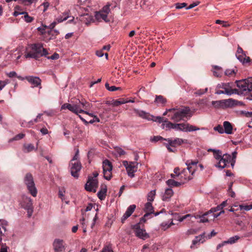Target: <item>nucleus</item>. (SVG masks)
<instances>
[{
  "label": "nucleus",
  "instance_id": "nucleus-1",
  "mask_svg": "<svg viewBox=\"0 0 252 252\" xmlns=\"http://www.w3.org/2000/svg\"><path fill=\"white\" fill-rule=\"evenodd\" d=\"M197 161L187 160L186 162L187 168L184 169L180 174L178 175H171V177L178 180V181L182 179L184 184L186 181L192 179V176L197 169Z\"/></svg>",
  "mask_w": 252,
  "mask_h": 252
},
{
  "label": "nucleus",
  "instance_id": "nucleus-2",
  "mask_svg": "<svg viewBox=\"0 0 252 252\" xmlns=\"http://www.w3.org/2000/svg\"><path fill=\"white\" fill-rule=\"evenodd\" d=\"M190 110L189 107H182L179 108H173L172 114H169L170 119L174 122H178L188 116L190 117Z\"/></svg>",
  "mask_w": 252,
  "mask_h": 252
},
{
  "label": "nucleus",
  "instance_id": "nucleus-3",
  "mask_svg": "<svg viewBox=\"0 0 252 252\" xmlns=\"http://www.w3.org/2000/svg\"><path fill=\"white\" fill-rule=\"evenodd\" d=\"M110 12L109 5H106L99 11L95 13L94 17L95 20L98 22H108L110 21L111 17L109 16Z\"/></svg>",
  "mask_w": 252,
  "mask_h": 252
},
{
  "label": "nucleus",
  "instance_id": "nucleus-4",
  "mask_svg": "<svg viewBox=\"0 0 252 252\" xmlns=\"http://www.w3.org/2000/svg\"><path fill=\"white\" fill-rule=\"evenodd\" d=\"M20 204L22 208L27 210L28 217H31L33 213L32 201L31 198L26 195H23Z\"/></svg>",
  "mask_w": 252,
  "mask_h": 252
},
{
  "label": "nucleus",
  "instance_id": "nucleus-5",
  "mask_svg": "<svg viewBox=\"0 0 252 252\" xmlns=\"http://www.w3.org/2000/svg\"><path fill=\"white\" fill-rule=\"evenodd\" d=\"M167 143H164V144L169 152H175L176 151V147L181 145L183 143H187L188 140L181 138H176L174 140L168 138L165 139Z\"/></svg>",
  "mask_w": 252,
  "mask_h": 252
},
{
  "label": "nucleus",
  "instance_id": "nucleus-6",
  "mask_svg": "<svg viewBox=\"0 0 252 252\" xmlns=\"http://www.w3.org/2000/svg\"><path fill=\"white\" fill-rule=\"evenodd\" d=\"M24 182L31 195L33 197H36L37 194V190L35 187L32 176L31 174H26Z\"/></svg>",
  "mask_w": 252,
  "mask_h": 252
},
{
  "label": "nucleus",
  "instance_id": "nucleus-7",
  "mask_svg": "<svg viewBox=\"0 0 252 252\" xmlns=\"http://www.w3.org/2000/svg\"><path fill=\"white\" fill-rule=\"evenodd\" d=\"M236 84L238 88V90H237V94H248L252 91V87L249 84V79L237 81Z\"/></svg>",
  "mask_w": 252,
  "mask_h": 252
},
{
  "label": "nucleus",
  "instance_id": "nucleus-8",
  "mask_svg": "<svg viewBox=\"0 0 252 252\" xmlns=\"http://www.w3.org/2000/svg\"><path fill=\"white\" fill-rule=\"evenodd\" d=\"M125 167L128 176L130 178H133L134 173L137 171L138 163L136 161H127L125 160L123 162Z\"/></svg>",
  "mask_w": 252,
  "mask_h": 252
},
{
  "label": "nucleus",
  "instance_id": "nucleus-9",
  "mask_svg": "<svg viewBox=\"0 0 252 252\" xmlns=\"http://www.w3.org/2000/svg\"><path fill=\"white\" fill-rule=\"evenodd\" d=\"M68 109L73 113L78 115L80 119L85 123L88 122L85 120L81 115H79L80 112H83V109L80 107V105L78 104H71L70 103H64L62 105L61 110Z\"/></svg>",
  "mask_w": 252,
  "mask_h": 252
},
{
  "label": "nucleus",
  "instance_id": "nucleus-10",
  "mask_svg": "<svg viewBox=\"0 0 252 252\" xmlns=\"http://www.w3.org/2000/svg\"><path fill=\"white\" fill-rule=\"evenodd\" d=\"M102 168L104 178L106 180H110L112 178V163L108 159L104 160L102 162Z\"/></svg>",
  "mask_w": 252,
  "mask_h": 252
},
{
  "label": "nucleus",
  "instance_id": "nucleus-11",
  "mask_svg": "<svg viewBox=\"0 0 252 252\" xmlns=\"http://www.w3.org/2000/svg\"><path fill=\"white\" fill-rule=\"evenodd\" d=\"M98 180L97 179H93L89 177L88 181L85 185V189L89 191L95 192L98 187Z\"/></svg>",
  "mask_w": 252,
  "mask_h": 252
},
{
  "label": "nucleus",
  "instance_id": "nucleus-12",
  "mask_svg": "<svg viewBox=\"0 0 252 252\" xmlns=\"http://www.w3.org/2000/svg\"><path fill=\"white\" fill-rule=\"evenodd\" d=\"M230 159V155L228 154H223L220 159L215 164V166L222 169L226 167L229 163H231Z\"/></svg>",
  "mask_w": 252,
  "mask_h": 252
},
{
  "label": "nucleus",
  "instance_id": "nucleus-13",
  "mask_svg": "<svg viewBox=\"0 0 252 252\" xmlns=\"http://www.w3.org/2000/svg\"><path fill=\"white\" fill-rule=\"evenodd\" d=\"M70 173L74 178L79 177V173L81 169L82 165L80 161L70 162Z\"/></svg>",
  "mask_w": 252,
  "mask_h": 252
},
{
  "label": "nucleus",
  "instance_id": "nucleus-14",
  "mask_svg": "<svg viewBox=\"0 0 252 252\" xmlns=\"http://www.w3.org/2000/svg\"><path fill=\"white\" fill-rule=\"evenodd\" d=\"M55 252H62L66 248V244L63 240L56 239L53 244Z\"/></svg>",
  "mask_w": 252,
  "mask_h": 252
},
{
  "label": "nucleus",
  "instance_id": "nucleus-15",
  "mask_svg": "<svg viewBox=\"0 0 252 252\" xmlns=\"http://www.w3.org/2000/svg\"><path fill=\"white\" fill-rule=\"evenodd\" d=\"M133 228L136 236L138 238L145 240L149 237V235L146 232V230L140 228L139 224L135 225Z\"/></svg>",
  "mask_w": 252,
  "mask_h": 252
},
{
  "label": "nucleus",
  "instance_id": "nucleus-16",
  "mask_svg": "<svg viewBox=\"0 0 252 252\" xmlns=\"http://www.w3.org/2000/svg\"><path fill=\"white\" fill-rule=\"evenodd\" d=\"M236 57L237 59L243 63H249L250 59L244 53L243 49L238 46L236 53Z\"/></svg>",
  "mask_w": 252,
  "mask_h": 252
},
{
  "label": "nucleus",
  "instance_id": "nucleus-17",
  "mask_svg": "<svg viewBox=\"0 0 252 252\" xmlns=\"http://www.w3.org/2000/svg\"><path fill=\"white\" fill-rule=\"evenodd\" d=\"M218 88H221L224 93L228 95H230L233 94H237L236 89H232L230 86L229 83H222L218 85Z\"/></svg>",
  "mask_w": 252,
  "mask_h": 252
},
{
  "label": "nucleus",
  "instance_id": "nucleus-18",
  "mask_svg": "<svg viewBox=\"0 0 252 252\" xmlns=\"http://www.w3.org/2000/svg\"><path fill=\"white\" fill-rule=\"evenodd\" d=\"M177 126H179V130L184 132H190L200 129L199 128L192 125H190L189 124H179V125Z\"/></svg>",
  "mask_w": 252,
  "mask_h": 252
},
{
  "label": "nucleus",
  "instance_id": "nucleus-19",
  "mask_svg": "<svg viewBox=\"0 0 252 252\" xmlns=\"http://www.w3.org/2000/svg\"><path fill=\"white\" fill-rule=\"evenodd\" d=\"M25 79L32 85V87H37L41 85V81L38 77L29 76H26Z\"/></svg>",
  "mask_w": 252,
  "mask_h": 252
},
{
  "label": "nucleus",
  "instance_id": "nucleus-20",
  "mask_svg": "<svg viewBox=\"0 0 252 252\" xmlns=\"http://www.w3.org/2000/svg\"><path fill=\"white\" fill-rule=\"evenodd\" d=\"M232 101L231 99H228L227 100H218V101H212V104L215 108H220L223 107L224 106H228L230 104V102Z\"/></svg>",
  "mask_w": 252,
  "mask_h": 252
},
{
  "label": "nucleus",
  "instance_id": "nucleus-21",
  "mask_svg": "<svg viewBox=\"0 0 252 252\" xmlns=\"http://www.w3.org/2000/svg\"><path fill=\"white\" fill-rule=\"evenodd\" d=\"M144 211L146 214L144 215L142 218V220L145 221L147 220V218L153 213V207L151 202H148L145 205Z\"/></svg>",
  "mask_w": 252,
  "mask_h": 252
},
{
  "label": "nucleus",
  "instance_id": "nucleus-22",
  "mask_svg": "<svg viewBox=\"0 0 252 252\" xmlns=\"http://www.w3.org/2000/svg\"><path fill=\"white\" fill-rule=\"evenodd\" d=\"M173 191L171 189H166L161 195L162 200L164 201H169L173 196Z\"/></svg>",
  "mask_w": 252,
  "mask_h": 252
},
{
  "label": "nucleus",
  "instance_id": "nucleus-23",
  "mask_svg": "<svg viewBox=\"0 0 252 252\" xmlns=\"http://www.w3.org/2000/svg\"><path fill=\"white\" fill-rule=\"evenodd\" d=\"M36 52L37 55V58L41 56L47 55L48 53L47 51L43 47V46L41 44H35Z\"/></svg>",
  "mask_w": 252,
  "mask_h": 252
},
{
  "label": "nucleus",
  "instance_id": "nucleus-24",
  "mask_svg": "<svg viewBox=\"0 0 252 252\" xmlns=\"http://www.w3.org/2000/svg\"><path fill=\"white\" fill-rule=\"evenodd\" d=\"M36 46L35 44H32L31 46V49L30 51H27V53L25 55V58H31L37 59V55L36 52Z\"/></svg>",
  "mask_w": 252,
  "mask_h": 252
},
{
  "label": "nucleus",
  "instance_id": "nucleus-25",
  "mask_svg": "<svg viewBox=\"0 0 252 252\" xmlns=\"http://www.w3.org/2000/svg\"><path fill=\"white\" fill-rule=\"evenodd\" d=\"M136 208L135 205H130L122 218V221L123 222L126 219L129 217Z\"/></svg>",
  "mask_w": 252,
  "mask_h": 252
},
{
  "label": "nucleus",
  "instance_id": "nucleus-26",
  "mask_svg": "<svg viewBox=\"0 0 252 252\" xmlns=\"http://www.w3.org/2000/svg\"><path fill=\"white\" fill-rule=\"evenodd\" d=\"M166 184L170 187H179L184 184V181L181 179L180 181L175 179H169L166 181Z\"/></svg>",
  "mask_w": 252,
  "mask_h": 252
},
{
  "label": "nucleus",
  "instance_id": "nucleus-27",
  "mask_svg": "<svg viewBox=\"0 0 252 252\" xmlns=\"http://www.w3.org/2000/svg\"><path fill=\"white\" fill-rule=\"evenodd\" d=\"M205 241V236L204 234L196 236L195 238L192 241V245L190 246V248H194L195 245L199 244L200 243H203Z\"/></svg>",
  "mask_w": 252,
  "mask_h": 252
},
{
  "label": "nucleus",
  "instance_id": "nucleus-28",
  "mask_svg": "<svg viewBox=\"0 0 252 252\" xmlns=\"http://www.w3.org/2000/svg\"><path fill=\"white\" fill-rule=\"evenodd\" d=\"M107 190V186L105 185L101 186L100 190L97 192V196L101 200L105 199Z\"/></svg>",
  "mask_w": 252,
  "mask_h": 252
},
{
  "label": "nucleus",
  "instance_id": "nucleus-29",
  "mask_svg": "<svg viewBox=\"0 0 252 252\" xmlns=\"http://www.w3.org/2000/svg\"><path fill=\"white\" fill-rule=\"evenodd\" d=\"M7 222L4 220H0V242H1L4 233L6 231L5 227Z\"/></svg>",
  "mask_w": 252,
  "mask_h": 252
},
{
  "label": "nucleus",
  "instance_id": "nucleus-30",
  "mask_svg": "<svg viewBox=\"0 0 252 252\" xmlns=\"http://www.w3.org/2000/svg\"><path fill=\"white\" fill-rule=\"evenodd\" d=\"M223 126L225 133L227 134H231L232 133L233 127L231 124L229 122H224L223 123Z\"/></svg>",
  "mask_w": 252,
  "mask_h": 252
},
{
  "label": "nucleus",
  "instance_id": "nucleus-31",
  "mask_svg": "<svg viewBox=\"0 0 252 252\" xmlns=\"http://www.w3.org/2000/svg\"><path fill=\"white\" fill-rule=\"evenodd\" d=\"M42 115V114H38V115L36 116V118L35 119H34L33 121H31L27 123L22 122L21 123V126L23 127H30L32 125H33V124L34 123L38 122L39 121V119H40L41 118Z\"/></svg>",
  "mask_w": 252,
  "mask_h": 252
},
{
  "label": "nucleus",
  "instance_id": "nucleus-32",
  "mask_svg": "<svg viewBox=\"0 0 252 252\" xmlns=\"http://www.w3.org/2000/svg\"><path fill=\"white\" fill-rule=\"evenodd\" d=\"M213 74L215 76L217 77H220L221 76L222 74V68L219 66L214 65L213 66Z\"/></svg>",
  "mask_w": 252,
  "mask_h": 252
},
{
  "label": "nucleus",
  "instance_id": "nucleus-33",
  "mask_svg": "<svg viewBox=\"0 0 252 252\" xmlns=\"http://www.w3.org/2000/svg\"><path fill=\"white\" fill-rule=\"evenodd\" d=\"M208 151H212L214 152V157L216 159V160H217L218 162L222 157L221 151L219 150L209 149H208Z\"/></svg>",
  "mask_w": 252,
  "mask_h": 252
},
{
  "label": "nucleus",
  "instance_id": "nucleus-34",
  "mask_svg": "<svg viewBox=\"0 0 252 252\" xmlns=\"http://www.w3.org/2000/svg\"><path fill=\"white\" fill-rule=\"evenodd\" d=\"M46 28H47V26H43L42 27L37 28V30L41 32V34L44 36V40L46 41H48L49 40H47V38H49L48 36V32H47L45 31Z\"/></svg>",
  "mask_w": 252,
  "mask_h": 252
},
{
  "label": "nucleus",
  "instance_id": "nucleus-35",
  "mask_svg": "<svg viewBox=\"0 0 252 252\" xmlns=\"http://www.w3.org/2000/svg\"><path fill=\"white\" fill-rule=\"evenodd\" d=\"M79 103L80 104V105H79L80 107L84 110L90 109L92 106L91 104L85 100H82V101L79 100Z\"/></svg>",
  "mask_w": 252,
  "mask_h": 252
},
{
  "label": "nucleus",
  "instance_id": "nucleus-36",
  "mask_svg": "<svg viewBox=\"0 0 252 252\" xmlns=\"http://www.w3.org/2000/svg\"><path fill=\"white\" fill-rule=\"evenodd\" d=\"M193 218H196V217H195V216L192 215L191 214H187L186 215L179 217V218L178 219V220L179 222H182L184 220L188 219L189 221L193 222V220H192Z\"/></svg>",
  "mask_w": 252,
  "mask_h": 252
},
{
  "label": "nucleus",
  "instance_id": "nucleus-37",
  "mask_svg": "<svg viewBox=\"0 0 252 252\" xmlns=\"http://www.w3.org/2000/svg\"><path fill=\"white\" fill-rule=\"evenodd\" d=\"M136 114L140 117L146 119L148 120H151V116L149 114L144 111L141 110H136Z\"/></svg>",
  "mask_w": 252,
  "mask_h": 252
},
{
  "label": "nucleus",
  "instance_id": "nucleus-38",
  "mask_svg": "<svg viewBox=\"0 0 252 252\" xmlns=\"http://www.w3.org/2000/svg\"><path fill=\"white\" fill-rule=\"evenodd\" d=\"M173 123L164 120L163 123L161 125V127L162 129H172Z\"/></svg>",
  "mask_w": 252,
  "mask_h": 252
},
{
  "label": "nucleus",
  "instance_id": "nucleus-39",
  "mask_svg": "<svg viewBox=\"0 0 252 252\" xmlns=\"http://www.w3.org/2000/svg\"><path fill=\"white\" fill-rule=\"evenodd\" d=\"M68 17V13L67 12H64L62 15H60L56 19V21L58 23H61L67 20Z\"/></svg>",
  "mask_w": 252,
  "mask_h": 252
},
{
  "label": "nucleus",
  "instance_id": "nucleus-40",
  "mask_svg": "<svg viewBox=\"0 0 252 252\" xmlns=\"http://www.w3.org/2000/svg\"><path fill=\"white\" fill-rule=\"evenodd\" d=\"M35 149L34 146L32 144L24 145L23 151L25 153L30 152Z\"/></svg>",
  "mask_w": 252,
  "mask_h": 252
},
{
  "label": "nucleus",
  "instance_id": "nucleus-41",
  "mask_svg": "<svg viewBox=\"0 0 252 252\" xmlns=\"http://www.w3.org/2000/svg\"><path fill=\"white\" fill-rule=\"evenodd\" d=\"M59 33V32L55 30H50L48 31V35H49V37L47 38V40H50L51 39H53L55 37V36L58 35Z\"/></svg>",
  "mask_w": 252,
  "mask_h": 252
},
{
  "label": "nucleus",
  "instance_id": "nucleus-42",
  "mask_svg": "<svg viewBox=\"0 0 252 252\" xmlns=\"http://www.w3.org/2000/svg\"><path fill=\"white\" fill-rule=\"evenodd\" d=\"M237 71V70L235 68L227 69L225 71L224 74L227 76L232 77L235 75Z\"/></svg>",
  "mask_w": 252,
  "mask_h": 252
},
{
  "label": "nucleus",
  "instance_id": "nucleus-43",
  "mask_svg": "<svg viewBox=\"0 0 252 252\" xmlns=\"http://www.w3.org/2000/svg\"><path fill=\"white\" fill-rule=\"evenodd\" d=\"M209 215H210V212H208L206 213H204L202 216L197 215V216H195L196 217V219H198V218L200 219V221H199L200 222H206L208 221V219H206L205 218V217Z\"/></svg>",
  "mask_w": 252,
  "mask_h": 252
},
{
  "label": "nucleus",
  "instance_id": "nucleus-44",
  "mask_svg": "<svg viewBox=\"0 0 252 252\" xmlns=\"http://www.w3.org/2000/svg\"><path fill=\"white\" fill-rule=\"evenodd\" d=\"M113 153L115 154V155H116L117 157H120L125 154V152L120 147H115L114 148Z\"/></svg>",
  "mask_w": 252,
  "mask_h": 252
},
{
  "label": "nucleus",
  "instance_id": "nucleus-45",
  "mask_svg": "<svg viewBox=\"0 0 252 252\" xmlns=\"http://www.w3.org/2000/svg\"><path fill=\"white\" fill-rule=\"evenodd\" d=\"M156 191L155 189L151 190L149 192L147 195V200L148 202H152L154 201L155 195H156Z\"/></svg>",
  "mask_w": 252,
  "mask_h": 252
},
{
  "label": "nucleus",
  "instance_id": "nucleus-46",
  "mask_svg": "<svg viewBox=\"0 0 252 252\" xmlns=\"http://www.w3.org/2000/svg\"><path fill=\"white\" fill-rule=\"evenodd\" d=\"M155 102L158 104L162 105L164 104L166 102V100L162 96L158 95L156 96Z\"/></svg>",
  "mask_w": 252,
  "mask_h": 252
},
{
  "label": "nucleus",
  "instance_id": "nucleus-47",
  "mask_svg": "<svg viewBox=\"0 0 252 252\" xmlns=\"http://www.w3.org/2000/svg\"><path fill=\"white\" fill-rule=\"evenodd\" d=\"M239 239H240L239 236H238L237 235H235V236H232V237L229 238L227 240V242L228 244H233L235 243Z\"/></svg>",
  "mask_w": 252,
  "mask_h": 252
},
{
  "label": "nucleus",
  "instance_id": "nucleus-48",
  "mask_svg": "<svg viewBox=\"0 0 252 252\" xmlns=\"http://www.w3.org/2000/svg\"><path fill=\"white\" fill-rule=\"evenodd\" d=\"M237 154V153L236 151H234L232 153V157L231 156L230 161H231V165L232 167H234V164L235 163Z\"/></svg>",
  "mask_w": 252,
  "mask_h": 252
},
{
  "label": "nucleus",
  "instance_id": "nucleus-49",
  "mask_svg": "<svg viewBox=\"0 0 252 252\" xmlns=\"http://www.w3.org/2000/svg\"><path fill=\"white\" fill-rule=\"evenodd\" d=\"M65 189L63 188L60 189L59 190V197L63 201L65 200Z\"/></svg>",
  "mask_w": 252,
  "mask_h": 252
},
{
  "label": "nucleus",
  "instance_id": "nucleus-50",
  "mask_svg": "<svg viewBox=\"0 0 252 252\" xmlns=\"http://www.w3.org/2000/svg\"><path fill=\"white\" fill-rule=\"evenodd\" d=\"M105 86L106 88L109 91L113 92V91H115L117 90H121V88H120V87H116L114 86L110 87L108 83H106L105 85Z\"/></svg>",
  "mask_w": 252,
  "mask_h": 252
},
{
  "label": "nucleus",
  "instance_id": "nucleus-51",
  "mask_svg": "<svg viewBox=\"0 0 252 252\" xmlns=\"http://www.w3.org/2000/svg\"><path fill=\"white\" fill-rule=\"evenodd\" d=\"M160 226L161 229L164 231L167 230L168 228L170 227L168 221H165V222H162L160 224Z\"/></svg>",
  "mask_w": 252,
  "mask_h": 252
},
{
  "label": "nucleus",
  "instance_id": "nucleus-52",
  "mask_svg": "<svg viewBox=\"0 0 252 252\" xmlns=\"http://www.w3.org/2000/svg\"><path fill=\"white\" fill-rule=\"evenodd\" d=\"M239 208L241 210H244L245 211H249L252 209V204L249 205H240Z\"/></svg>",
  "mask_w": 252,
  "mask_h": 252
},
{
  "label": "nucleus",
  "instance_id": "nucleus-53",
  "mask_svg": "<svg viewBox=\"0 0 252 252\" xmlns=\"http://www.w3.org/2000/svg\"><path fill=\"white\" fill-rule=\"evenodd\" d=\"M223 126H221V125H218L215 127H214V129L215 131H218L219 133L220 134H222L225 133L224 131V128L223 127Z\"/></svg>",
  "mask_w": 252,
  "mask_h": 252
},
{
  "label": "nucleus",
  "instance_id": "nucleus-54",
  "mask_svg": "<svg viewBox=\"0 0 252 252\" xmlns=\"http://www.w3.org/2000/svg\"><path fill=\"white\" fill-rule=\"evenodd\" d=\"M216 23L217 24H221L222 27H228L230 26V25L227 22L224 21H221L220 20H217L216 21Z\"/></svg>",
  "mask_w": 252,
  "mask_h": 252
},
{
  "label": "nucleus",
  "instance_id": "nucleus-55",
  "mask_svg": "<svg viewBox=\"0 0 252 252\" xmlns=\"http://www.w3.org/2000/svg\"><path fill=\"white\" fill-rule=\"evenodd\" d=\"M24 20H25L26 22H27V23H30V22H32L33 19L32 17L29 16V15L26 12H24Z\"/></svg>",
  "mask_w": 252,
  "mask_h": 252
},
{
  "label": "nucleus",
  "instance_id": "nucleus-56",
  "mask_svg": "<svg viewBox=\"0 0 252 252\" xmlns=\"http://www.w3.org/2000/svg\"><path fill=\"white\" fill-rule=\"evenodd\" d=\"M232 185L233 183H231L230 184L228 189V192L229 196H230L231 197H234L235 196V193L232 189Z\"/></svg>",
  "mask_w": 252,
  "mask_h": 252
},
{
  "label": "nucleus",
  "instance_id": "nucleus-57",
  "mask_svg": "<svg viewBox=\"0 0 252 252\" xmlns=\"http://www.w3.org/2000/svg\"><path fill=\"white\" fill-rule=\"evenodd\" d=\"M165 138H163V137H162L160 136H155L152 137L151 139V141H154V142H157V141H158L161 140L165 141Z\"/></svg>",
  "mask_w": 252,
  "mask_h": 252
},
{
  "label": "nucleus",
  "instance_id": "nucleus-58",
  "mask_svg": "<svg viewBox=\"0 0 252 252\" xmlns=\"http://www.w3.org/2000/svg\"><path fill=\"white\" fill-rule=\"evenodd\" d=\"M80 223H81V224L82 225V227L83 229V232H86L87 231V228H86L87 225L86 224L85 220V219L84 218H83L80 220Z\"/></svg>",
  "mask_w": 252,
  "mask_h": 252
},
{
  "label": "nucleus",
  "instance_id": "nucleus-59",
  "mask_svg": "<svg viewBox=\"0 0 252 252\" xmlns=\"http://www.w3.org/2000/svg\"><path fill=\"white\" fill-rule=\"evenodd\" d=\"M83 19H86L87 20L86 21H85V23L86 25H89L91 21L93 20V18L91 16H89L88 15H86L83 17Z\"/></svg>",
  "mask_w": 252,
  "mask_h": 252
},
{
  "label": "nucleus",
  "instance_id": "nucleus-60",
  "mask_svg": "<svg viewBox=\"0 0 252 252\" xmlns=\"http://www.w3.org/2000/svg\"><path fill=\"white\" fill-rule=\"evenodd\" d=\"M223 209L221 208L220 205L217 206L216 208H212L209 212H210V214H211L212 213H214L215 212L220 211L221 210H222Z\"/></svg>",
  "mask_w": 252,
  "mask_h": 252
},
{
  "label": "nucleus",
  "instance_id": "nucleus-61",
  "mask_svg": "<svg viewBox=\"0 0 252 252\" xmlns=\"http://www.w3.org/2000/svg\"><path fill=\"white\" fill-rule=\"evenodd\" d=\"M79 158V151L77 150L73 157V158L71 160L70 162H74L75 161H79L78 159Z\"/></svg>",
  "mask_w": 252,
  "mask_h": 252
},
{
  "label": "nucleus",
  "instance_id": "nucleus-62",
  "mask_svg": "<svg viewBox=\"0 0 252 252\" xmlns=\"http://www.w3.org/2000/svg\"><path fill=\"white\" fill-rule=\"evenodd\" d=\"M153 120V121L154 122H158L159 123H163L164 121H163V119L162 117H156L154 118V119H151V120Z\"/></svg>",
  "mask_w": 252,
  "mask_h": 252
},
{
  "label": "nucleus",
  "instance_id": "nucleus-63",
  "mask_svg": "<svg viewBox=\"0 0 252 252\" xmlns=\"http://www.w3.org/2000/svg\"><path fill=\"white\" fill-rule=\"evenodd\" d=\"M187 6V3L183 2V3H178L176 4V8L177 9H181L183 7H185Z\"/></svg>",
  "mask_w": 252,
  "mask_h": 252
},
{
  "label": "nucleus",
  "instance_id": "nucleus-64",
  "mask_svg": "<svg viewBox=\"0 0 252 252\" xmlns=\"http://www.w3.org/2000/svg\"><path fill=\"white\" fill-rule=\"evenodd\" d=\"M101 252H113V251L111 247L109 246H106L102 249Z\"/></svg>",
  "mask_w": 252,
  "mask_h": 252
}]
</instances>
